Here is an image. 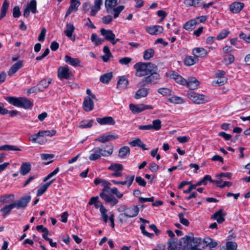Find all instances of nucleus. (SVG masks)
Listing matches in <instances>:
<instances>
[{"mask_svg":"<svg viewBox=\"0 0 250 250\" xmlns=\"http://www.w3.org/2000/svg\"><path fill=\"white\" fill-rule=\"evenodd\" d=\"M170 102L176 104H180L184 103V100L180 97L174 96L169 99Z\"/></svg>","mask_w":250,"mask_h":250,"instance_id":"obj_58","label":"nucleus"},{"mask_svg":"<svg viewBox=\"0 0 250 250\" xmlns=\"http://www.w3.org/2000/svg\"><path fill=\"white\" fill-rule=\"evenodd\" d=\"M128 83V81L125 77H121L118 80L117 87L120 89H125L127 87Z\"/></svg>","mask_w":250,"mask_h":250,"instance_id":"obj_31","label":"nucleus"},{"mask_svg":"<svg viewBox=\"0 0 250 250\" xmlns=\"http://www.w3.org/2000/svg\"><path fill=\"white\" fill-rule=\"evenodd\" d=\"M0 150L21 151V149L15 146L5 145L0 146Z\"/></svg>","mask_w":250,"mask_h":250,"instance_id":"obj_42","label":"nucleus"},{"mask_svg":"<svg viewBox=\"0 0 250 250\" xmlns=\"http://www.w3.org/2000/svg\"><path fill=\"white\" fill-rule=\"evenodd\" d=\"M167 244V250H188V248L184 243L183 238L179 241L175 239H169Z\"/></svg>","mask_w":250,"mask_h":250,"instance_id":"obj_3","label":"nucleus"},{"mask_svg":"<svg viewBox=\"0 0 250 250\" xmlns=\"http://www.w3.org/2000/svg\"><path fill=\"white\" fill-rule=\"evenodd\" d=\"M184 62L186 65L191 66L198 62V59L194 56H187L185 57Z\"/></svg>","mask_w":250,"mask_h":250,"instance_id":"obj_30","label":"nucleus"},{"mask_svg":"<svg viewBox=\"0 0 250 250\" xmlns=\"http://www.w3.org/2000/svg\"><path fill=\"white\" fill-rule=\"evenodd\" d=\"M110 185L111 184L110 183L104 180V181L102 184V186L103 187V188L102 189V192L105 193V192H110Z\"/></svg>","mask_w":250,"mask_h":250,"instance_id":"obj_57","label":"nucleus"},{"mask_svg":"<svg viewBox=\"0 0 250 250\" xmlns=\"http://www.w3.org/2000/svg\"><path fill=\"white\" fill-rule=\"evenodd\" d=\"M131 58L129 57H124L119 60V62L122 65H127L131 62Z\"/></svg>","mask_w":250,"mask_h":250,"instance_id":"obj_64","label":"nucleus"},{"mask_svg":"<svg viewBox=\"0 0 250 250\" xmlns=\"http://www.w3.org/2000/svg\"><path fill=\"white\" fill-rule=\"evenodd\" d=\"M91 40L96 45H99L102 44L104 41L100 38L95 34H92L91 36Z\"/></svg>","mask_w":250,"mask_h":250,"instance_id":"obj_54","label":"nucleus"},{"mask_svg":"<svg viewBox=\"0 0 250 250\" xmlns=\"http://www.w3.org/2000/svg\"><path fill=\"white\" fill-rule=\"evenodd\" d=\"M75 29V28L72 23H67L66 25V29L64 31L65 35L73 42L75 40V36L73 35Z\"/></svg>","mask_w":250,"mask_h":250,"instance_id":"obj_14","label":"nucleus"},{"mask_svg":"<svg viewBox=\"0 0 250 250\" xmlns=\"http://www.w3.org/2000/svg\"><path fill=\"white\" fill-rule=\"evenodd\" d=\"M57 75L60 79H68L72 73L67 66H61L57 71Z\"/></svg>","mask_w":250,"mask_h":250,"instance_id":"obj_8","label":"nucleus"},{"mask_svg":"<svg viewBox=\"0 0 250 250\" xmlns=\"http://www.w3.org/2000/svg\"><path fill=\"white\" fill-rule=\"evenodd\" d=\"M15 208V205L14 203H12L9 205H5L3 208L0 209V211L2 213L4 217H5L7 215L9 214L12 209Z\"/></svg>","mask_w":250,"mask_h":250,"instance_id":"obj_32","label":"nucleus"},{"mask_svg":"<svg viewBox=\"0 0 250 250\" xmlns=\"http://www.w3.org/2000/svg\"><path fill=\"white\" fill-rule=\"evenodd\" d=\"M83 108L84 111L88 112L93 110L94 102L90 97H85L83 103Z\"/></svg>","mask_w":250,"mask_h":250,"instance_id":"obj_18","label":"nucleus"},{"mask_svg":"<svg viewBox=\"0 0 250 250\" xmlns=\"http://www.w3.org/2000/svg\"><path fill=\"white\" fill-rule=\"evenodd\" d=\"M96 120L101 125H114L115 124L114 120L111 117H105L103 118H97Z\"/></svg>","mask_w":250,"mask_h":250,"instance_id":"obj_20","label":"nucleus"},{"mask_svg":"<svg viewBox=\"0 0 250 250\" xmlns=\"http://www.w3.org/2000/svg\"><path fill=\"white\" fill-rule=\"evenodd\" d=\"M54 180L55 179L51 180L41 187L37 191V196H41L46 191L48 188L53 183Z\"/></svg>","mask_w":250,"mask_h":250,"instance_id":"obj_34","label":"nucleus"},{"mask_svg":"<svg viewBox=\"0 0 250 250\" xmlns=\"http://www.w3.org/2000/svg\"><path fill=\"white\" fill-rule=\"evenodd\" d=\"M113 151V147L112 146L107 150L100 147H96L91 151V153L88 158L91 161H95L100 159L102 156H110L112 154Z\"/></svg>","mask_w":250,"mask_h":250,"instance_id":"obj_2","label":"nucleus"},{"mask_svg":"<svg viewBox=\"0 0 250 250\" xmlns=\"http://www.w3.org/2000/svg\"><path fill=\"white\" fill-rule=\"evenodd\" d=\"M21 102L20 107L28 109L32 106L31 102L25 98L21 97Z\"/></svg>","mask_w":250,"mask_h":250,"instance_id":"obj_41","label":"nucleus"},{"mask_svg":"<svg viewBox=\"0 0 250 250\" xmlns=\"http://www.w3.org/2000/svg\"><path fill=\"white\" fill-rule=\"evenodd\" d=\"M118 135L115 133H106L100 136L99 137L95 139V141L104 143L107 142L116 140L118 139Z\"/></svg>","mask_w":250,"mask_h":250,"instance_id":"obj_10","label":"nucleus"},{"mask_svg":"<svg viewBox=\"0 0 250 250\" xmlns=\"http://www.w3.org/2000/svg\"><path fill=\"white\" fill-rule=\"evenodd\" d=\"M178 216L180 219V222L183 225L188 226L189 225L188 221L184 217V214L182 213H180L178 214Z\"/></svg>","mask_w":250,"mask_h":250,"instance_id":"obj_63","label":"nucleus"},{"mask_svg":"<svg viewBox=\"0 0 250 250\" xmlns=\"http://www.w3.org/2000/svg\"><path fill=\"white\" fill-rule=\"evenodd\" d=\"M102 4V0H95L94 5L91 7L90 15L92 16H94L100 10L101 6Z\"/></svg>","mask_w":250,"mask_h":250,"instance_id":"obj_25","label":"nucleus"},{"mask_svg":"<svg viewBox=\"0 0 250 250\" xmlns=\"http://www.w3.org/2000/svg\"><path fill=\"white\" fill-rule=\"evenodd\" d=\"M197 25V22L194 19H192L187 22H186L184 25V28L186 30H192L195 28V26Z\"/></svg>","mask_w":250,"mask_h":250,"instance_id":"obj_35","label":"nucleus"},{"mask_svg":"<svg viewBox=\"0 0 250 250\" xmlns=\"http://www.w3.org/2000/svg\"><path fill=\"white\" fill-rule=\"evenodd\" d=\"M100 211L101 213V217L103 218V220L104 221V222L106 223L108 221V216L107 214L108 210L106 209L104 207V208L102 207V208H100Z\"/></svg>","mask_w":250,"mask_h":250,"instance_id":"obj_56","label":"nucleus"},{"mask_svg":"<svg viewBox=\"0 0 250 250\" xmlns=\"http://www.w3.org/2000/svg\"><path fill=\"white\" fill-rule=\"evenodd\" d=\"M161 121L159 119L155 120L152 121V124L151 125L152 129L159 130L161 128Z\"/></svg>","mask_w":250,"mask_h":250,"instance_id":"obj_55","label":"nucleus"},{"mask_svg":"<svg viewBox=\"0 0 250 250\" xmlns=\"http://www.w3.org/2000/svg\"><path fill=\"white\" fill-rule=\"evenodd\" d=\"M199 84V82L195 77L189 78L186 80L185 85L190 89H195L197 88Z\"/></svg>","mask_w":250,"mask_h":250,"instance_id":"obj_19","label":"nucleus"},{"mask_svg":"<svg viewBox=\"0 0 250 250\" xmlns=\"http://www.w3.org/2000/svg\"><path fill=\"white\" fill-rule=\"evenodd\" d=\"M30 12L33 14L37 13V2L36 0H31L30 2L27 3L26 7L23 11V16L25 18L28 17Z\"/></svg>","mask_w":250,"mask_h":250,"instance_id":"obj_9","label":"nucleus"},{"mask_svg":"<svg viewBox=\"0 0 250 250\" xmlns=\"http://www.w3.org/2000/svg\"><path fill=\"white\" fill-rule=\"evenodd\" d=\"M140 229L142 231V233L146 236L148 237V238H152L154 235V234L153 233H149L148 232H147L146 229H145V227L144 225H141L140 226Z\"/></svg>","mask_w":250,"mask_h":250,"instance_id":"obj_61","label":"nucleus"},{"mask_svg":"<svg viewBox=\"0 0 250 250\" xmlns=\"http://www.w3.org/2000/svg\"><path fill=\"white\" fill-rule=\"evenodd\" d=\"M154 54V50L152 48H148L144 52L143 58L145 60H148L152 58Z\"/></svg>","mask_w":250,"mask_h":250,"instance_id":"obj_45","label":"nucleus"},{"mask_svg":"<svg viewBox=\"0 0 250 250\" xmlns=\"http://www.w3.org/2000/svg\"><path fill=\"white\" fill-rule=\"evenodd\" d=\"M207 51L203 48L197 47L192 50V54L195 57H204L207 55Z\"/></svg>","mask_w":250,"mask_h":250,"instance_id":"obj_27","label":"nucleus"},{"mask_svg":"<svg viewBox=\"0 0 250 250\" xmlns=\"http://www.w3.org/2000/svg\"><path fill=\"white\" fill-rule=\"evenodd\" d=\"M232 174L231 172H226V173H220L219 174H217L215 175V177L218 179H221L222 177H225L228 178L229 179H230L231 178Z\"/></svg>","mask_w":250,"mask_h":250,"instance_id":"obj_62","label":"nucleus"},{"mask_svg":"<svg viewBox=\"0 0 250 250\" xmlns=\"http://www.w3.org/2000/svg\"><path fill=\"white\" fill-rule=\"evenodd\" d=\"M153 107L151 105H145L144 104H129V109L132 113L135 114L139 113L146 109H151Z\"/></svg>","mask_w":250,"mask_h":250,"instance_id":"obj_7","label":"nucleus"},{"mask_svg":"<svg viewBox=\"0 0 250 250\" xmlns=\"http://www.w3.org/2000/svg\"><path fill=\"white\" fill-rule=\"evenodd\" d=\"M118 0H105V7L106 10L109 11L110 9L115 7L117 4Z\"/></svg>","mask_w":250,"mask_h":250,"instance_id":"obj_46","label":"nucleus"},{"mask_svg":"<svg viewBox=\"0 0 250 250\" xmlns=\"http://www.w3.org/2000/svg\"><path fill=\"white\" fill-rule=\"evenodd\" d=\"M135 176L134 175H129L125 176L126 180L124 181H118L114 180H111V182L115 185L121 184L122 185H126L129 187L134 180Z\"/></svg>","mask_w":250,"mask_h":250,"instance_id":"obj_17","label":"nucleus"},{"mask_svg":"<svg viewBox=\"0 0 250 250\" xmlns=\"http://www.w3.org/2000/svg\"><path fill=\"white\" fill-rule=\"evenodd\" d=\"M9 3L8 2L7 0H5L2 4V6L1 9V13L0 16V19H1L3 17H4L7 13V10L9 7Z\"/></svg>","mask_w":250,"mask_h":250,"instance_id":"obj_43","label":"nucleus"},{"mask_svg":"<svg viewBox=\"0 0 250 250\" xmlns=\"http://www.w3.org/2000/svg\"><path fill=\"white\" fill-rule=\"evenodd\" d=\"M109 170L113 171H122L123 170V166L122 165L117 163H112L108 167Z\"/></svg>","mask_w":250,"mask_h":250,"instance_id":"obj_47","label":"nucleus"},{"mask_svg":"<svg viewBox=\"0 0 250 250\" xmlns=\"http://www.w3.org/2000/svg\"><path fill=\"white\" fill-rule=\"evenodd\" d=\"M129 153L130 149L129 147L125 146L120 149L118 156L121 158H125L129 154Z\"/></svg>","mask_w":250,"mask_h":250,"instance_id":"obj_37","label":"nucleus"},{"mask_svg":"<svg viewBox=\"0 0 250 250\" xmlns=\"http://www.w3.org/2000/svg\"><path fill=\"white\" fill-rule=\"evenodd\" d=\"M31 169V165L29 162L23 163L20 168V172L23 175H26L28 173Z\"/></svg>","mask_w":250,"mask_h":250,"instance_id":"obj_29","label":"nucleus"},{"mask_svg":"<svg viewBox=\"0 0 250 250\" xmlns=\"http://www.w3.org/2000/svg\"><path fill=\"white\" fill-rule=\"evenodd\" d=\"M113 8V17L116 19L119 16L120 13L124 9L125 6L124 5H120L116 7H114Z\"/></svg>","mask_w":250,"mask_h":250,"instance_id":"obj_50","label":"nucleus"},{"mask_svg":"<svg viewBox=\"0 0 250 250\" xmlns=\"http://www.w3.org/2000/svg\"><path fill=\"white\" fill-rule=\"evenodd\" d=\"M112 77V73L111 72L106 73L100 77V81L103 83H107Z\"/></svg>","mask_w":250,"mask_h":250,"instance_id":"obj_53","label":"nucleus"},{"mask_svg":"<svg viewBox=\"0 0 250 250\" xmlns=\"http://www.w3.org/2000/svg\"><path fill=\"white\" fill-rule=\"evenodd\" d=\"M134 68L136 69V75L138 77L147 76L157 69V66L150 62H138L135 64Z\"/></svg>","mask_w":250,"mask_h":250,"instance_id":"obj_1","label":"nucleus"},{"mask_svg":"<svg viewBox=\"0 0 250 250\" xmlns=\"http://www.w3.org/2000/svg\"><path fill=\"white\" fill-rule=\"evenodd\" d=\"M159 79L160 75L156 72V71H153L152 73L149 74L142 79V82L144 83V86L147 84L156 83Z\"/></svg>","mask_w":250,"mask_h":250,"instance_id":"obj_5","label":"nucleus"},{"mask_svg":"<svg viewBox=\"0 0 250 250\" xmlns=\"http://www.w3.org/2000/svg\"><path fill=\"white\" fill-rule=\"evenodd\" d=\"M200 0H185L184 1L185 4L187 6H199Z\"/></svg>","mask_w":250,"mask_h":250,"instance_id":"obj_51","label":"nucleus"},{"mask_svg":"<svg viewBox=\"0 0 250 250\" xmlns=\"http://www.w3.org/2000/svg\"><path fill=\"white\" fill-rule=\"evenodd\" d=\"M149 93V89L142 87L139 88L135 93L134 98L136 99H140L146 97Z\"/></svg>","mask_w":250,"mask_h":250,"instance_id":"obj_21","label":"nucleus"},{"mask_svg":"<svg viewBox=\"0 0 250 250\" xmlns=\"http://www.w3.org/2000/svg\"><path fill=\"white\" fill-rule=\"evenodd\" d=\"M100 196L106 203H110L113 206L116 205L118 202V200L112 195H107L105 193L101 192L100 194Z\"/></svg>","mask_w":250,"mask_h":250,"instance_id":"obj_16","label":"nucleus"},{"mask_svg":"<svg viewBox=\"0 0 250 250\" xmlns=\"http://www.w3.org/2000/svg\"><path fill=\"white\" fill-rule=\"evenodd\" d=\"M30 196H25L13 203L15 205V208L18 209L22 208H25L27 206L28 203L30 202Z\"/></svg>","mask_w":250,"mask_h":250,"instance_id":"obj_11","label":"nucleus"},{"mask_svg":"<svg viewBox=\"0 0 250 250\" xmlns=\"http://www.w3.org/2000/svg\"><path fill=\"white\" fill-rule=\"evenodd\" d=\"M14 200V195L13 194L4 195L0 197V204H6Z\"/></svg>","mask_w":250,"mask_h":250,"instance_id":"obj_38","label":"nucleus"},{"mask_svg":"<svg viewBox=\"0 0 250 250\" xmlns=\"http://www.w3.org/2000/svg\"><path fill=\"white\" fill-rule=\"evenodd\" d=\"M166 75L167 76L169 77V78L173 79L180 84L185 85L186 83V80L176 72H172L171 73H167Z\"/></svg>","mask_w":250,"mask_h":250,"instance_id":"obj_12","label":"nucleus"},{"mask_svg":"<svg viewBox=\"0 0 250 250\" xmlns=\"http://www.w3.org/2000/svg\"><path fill=\"white\" fill-rule=\"evenodd\" d=\"M49 81H47L46 80H42L37 85L38 90L42 91L49 86Z\"/></svg>","mask_w":250,"mask_h":250,"instance_id":"obj_44","label":"nucleus"},{"mask_svg":"<svg viewBox=\"0 0 250 250\" xmlns=\"http://www.w3.org/2000/svg\"><path fill=\"white\" fill-rule=\"evenodd\" d=\"M23 66V61H19L13 64L8 71V75L12 76Z\"/></svg>","mask_w":250,"mask_h":250,"instance_id":"obj_23","label":"nucleus"},{"mask_svg":"<svg viewBox=\"0 0 250 250\" xmlns=\"http://www.w3.org/2000/svg\"><path fill=\"white\" fill-rule=\"evenodd\" d=\"M64 61L65 62L73 66L76 67L78 66H81V62L79 59L73 58L68 55H65L64 57Z\"/></svg>","mask_w":250,"mask_h":250,"instance_id":"obj_26","label":"nucleus"},{"mask_svg":"<svg viewBox=\"0 0 250 250\" xmlns=\"http://www.w3.org/2000/svg\"><path fill=\"white\" fill-rule=\"evenodd\" d=\"M41 136L39 135V132L34 135H32L29 138V140L33 143L38 142L41 145L44 144L46 142V140H42L40 138Z\"/></svg>","mask_w":250,"mask_h":250,"instance_id":"obj_33","label":"nucleus"},{"mask_svg":"<svg viewBox=\"0 0 250 250\" xmlns=\"http://www.w3.org/2000/svg\"><path fill=\"white\" fill-rule=\"evenodd\" d=\"M226 247L227 250H236L237 245L234 242H228L226 244Z\"/></svg>","mask_w":250,"mask_h":250,"instance_id":"obj_60","label":"nucleus"},{"mask_svg":"<svg viewBox=\"0 0 250 250\" xmlns=\"http://www.w3.org/2000/svg\"><path fill=\"white\" fill-rule=\"evenodd\" d=\"M56 131L55 129L51 130H40L39 131V135H40L41 137H52L55 135Z\"/></svg>","mask_w":250,"mask_h":250,"instance_id":"obj_40","label":"nucleus"},{"mask_svg":"<svg viewBox=\"0 0 250 250\" xmlns=\"http://www.w3.org/2000/svg\"><path fill=\"white\" fill-rule=\"evenodd\" d=\"M158 92L163 96H167L171 95L172 91L169 88L162 87L158 89Z\"/></svg>","mask_w":250,"mask_h":250,"instance_id":"obj_52","label":"nucleus"},{"mask_svg":"<svg viewBox=\"0 0 250 250\" xmlns=\"http://www.w3.org/2000/svg\"><path fill=\"white\" fill-rule=\"evenodd\" d=\"M244 4L240 2H234L229 6L230 10L234 13H238L243 8Z\"/></svg>","mask_w":250,"mask_h":250,"instance_id":"obj_22","label":"nucleus"},{"mask_svg":"<svg viewBox=\"0 0 250 250\" xmlns=\"http://www.w3.org/2000/svg\"><path fill=\"white\" fill-rule=\"evenodd\" d=\"M146 30L151 35H158L163 32L164 28L160 25H152L146 27Z\"/></svg>","mask_w":250,"mask_h":250,"instance_id":"obj_15","label":"nucleus"},{"mask_svg":"<svg viewBox=\"0 0 250 250\" xmlns=\"http://www.w3.org/2000/svg\"><path fill=\"white\" fill-rule=\"evenodd\" d=\"M214 184L220 188H224L225 187H229L232 185V183L230 182L224 181L223 182L222 179H217L213 181Z\"/></svg>","mask_w":250,"mask_h":250,"instance_id":"obj_39","label":"nucleus"},{"mask_svg":"<svg viewBox=\"0 0 250 250\" xmlns=\"http://www.w3.org/2000/svg\"><path fill=\"white\" fill-rule=\"evenodd\" d=\"M227 78H217V80L212 82V85L215 86H219L224 85L227 82Z\"/></svg>","mask_w":250,"mask_h":250,"instance_id":"obj_48","label":"nucleus"},{"mask_svg":"<svg viewBox=\"0 0 250 250\" xmlns=\"http://www.w3.org/2000/svg\"><path fill=\"white\" fill-rule=\"evenodd\" d=\"M225 214L223 213V210L221 209L215 213L211 218L216 220L218 223H221L225 221Z\"/></svg>","mask_w":250,"mask_h":250,"instance_id":"obj_28","label":"nucleus"},{"mask_svg":"<svg viewBox=\"0 0 250 250\" xmlns=\"http://www.w3.org/2000/svg\"><path fill=\"white\" fill-rule=\"evenodd\" d=\"M139 211V207L138 206H132L126 208L124 215L128 217H134L136 216Z\"/></svg>","mask_w":250,"mask_h":250,"instance_id":"obj_13","label":"nucleus"},{"mask_svg":"<svg viewBox=\"0 0 250 250\" xmlns=\"http://www.w3.org/2000/svg\"><path fill=\"white\" fill-rule=\"evenodd\" d=\"M229 31L226 30H223L218 35V36L216 37L217 40H221L224 38H225L226 37L228 36V35L229 34Z\"/></svg>","mask_w":250,"mask_h":250,"instance_id":"obj_59","label":"nucleus"},{"mask_svg":"<svg viewBox=\"0 0 250 250\" xmlns=\"http://www.w3.org/2000/svg\"><path fill=\"white\" fill-rule=\"evenodd\" d=\"M188 97L193 103L197 104H205L208 101L204 95L200 94L193 91L188 92Z\"/></svg>","mask_w":250,"mask_h":250,"instance_id":"obj_4","label":"nucleus"},{"mask_svg":"<svg viewBox=\"0 0 250 250\" xmlns=\"http://www.w3.org/2000/svg\"><path fill=\"white\" fill-rule=\"evenodd\" d=\"M80 4L81 3L78 0H71L70 5L66 13L65 16H67L70 14L73 11L77 10Z\"/></svg>","mask_w":250,"mask_h":250,"instance_id":"obj_24","label":"nucleus"},{"mask_svg":"<svg viewBox=\"0 0 250 250\" xmlns=\"http://www.w3.org/2000/svg\"><path fill=\"white\" fill-rule=\"evenodd\" d=\"M100 32L101 35L104 37V39L106 40L110 41L113 45L115 44L117 42L119 41V39H115V35L111 30H106L104 28H102Z\"/></svg>","mask_w":250,"mask_h":250,"instance_id":"obj_6","label":"nucleus"},{"mask_svg":"<svg viewBox=\"0 0 250 250\" xmlns=\"http://www.w3.org/2000/svg\"><path fill=\"white\" fill-rule=\"evenodd\" d=\"M7 101L11 104L16 106L20 107L21 106V98H15L13 97H8L6 98Z\"/></svg>","mask_w":250,"mask_h":250,"instance_id":"obj_36","label":"nucleus"},{"mask_svg":"<svg viewBox=\"0 0 250 250\" xmlns=\"http://www.w3.org/2000/svg\"><path fill=\"white\" fill-rule=\"evenodd\" d=\"M93 120H83L81 122L80 125H79V127L81 128H90L93 125Z\"/></svg>","mask_w":250,"mask_h":250,"instance_id":"obj_49","label":"nucleus"}]
</instances>
